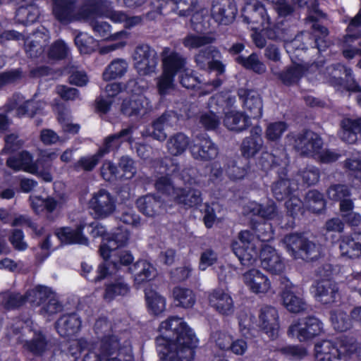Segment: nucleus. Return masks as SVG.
<instances>
[{
  "mask_svg": "<svg viewBox=\"0 0 361 361\" xmlns=\"http://www.w3.org/2000/svg\"><path fill=\"white\" fill-rule=\"evenodd\" d=\"M180 328V319L178 316L170 317L161 323L159 329L166 331L167 338L157 340V351L161 361H180L178 357Z\"/></svg>",
  "mask_w": 361,
  "mask_h": 361,
  "instance_id": "f257e3e1",
  "label": "nucleus"
},
{
  "mask_svg": "<svg viewBox=\"0 0 361 361\" xmlns=\"http://www.w3.org/2000/svg\"><path fill=\"white\" fill-rule=\"evenodd\" d=\"M163 72L156 78L158 93L161 96L170 94L175 88L174 77L180 69V56L178 53L165 47L161 53Z\"/></svg>",
  "mask_w": 361,
  "mask_h": 361,
  "instance_id": "f03ea898",
  "label": "nucleus"
},
{
  "mask_svg": "<svg viewBox=\"0 0 361 361\" xmlns=\"http://www.w3.org/2000/svg\"><path fill=\"white\" fill-rule=\"evenodd\" d=\"M288 252L295 259H302L306 262L318 259L320 253L317 244L310 240L303 233H293L283 238Z\"/></svg>",
  "mask_w": 361,
  "mask_h": 361,
  "instance_id": "7ed1b4c3",
  "label": "nucleus"
},
{
  "mask_svg": "<svg viewBox=\"0 0 361 361\" xmlns=\"http://www.w3.org/2000/svg\"><path fill=\"white\" fill-rule=\"evenodd\" d=\"M52 13L55 18L63 24L73 21L87 20L92 0L86 1L78 9L77 0H51Z\"/></svg>",
  "mask_w": 361,
  "mask_h": 361,
  "instance_id": "20e7f679",
  "label": "nucleus"
},
{
  "mask_svg": "<svg viewBox=\"0 0 361 361\" xmlns=\"http://www.w3.org/2000/svg\"><path fill=\"white\" fill-rule=\"evenodd\" d=\"M104 242L99 248L100 255L110 270L113 273L121 269L122 266H127L131 264L134 259L130 252L121 250V245H118L113 238L108 236L104 238Z\"/></svg>",
  "mask_w": 361,
  "mask_h": 361,
  "instance_id": "39448f33",
  "label": "nucleus"
},
{
  "mask_svg": "<svg viewBox=\"0 0 361 361\" xmlns=\"http://www.w3.org/2000/svg\"><path fill=\"white\" fill-rule=\"evenodd\" d=\"M98 351L102 355V361H132L133 357L130 342L126 341L121 345L114 335L104 336Z\"/></svg>",
  "mask_w": 361,
  "mask_h": 361,
  "instance_id": "423d86ee",
  "label": "nucleus"
},
{
  "mask_svg": "<svg viewBox=\"0 0 361 361\" xmlns=\"http://www.w3.org/2000/svg\"><path fill=\"white\" fill-rule=\"evenodd\" d=\"M322 331V322L317 317L310 316L291 324L288 329V335L289 337L296 336L300 342H305L319 336Z\"/></svg>",
  "mask_w": 361,
  "mask_h": 361,
  "instance_id": "0eeeda50",
  "label": "nucleus"
},
{
  "mask_svg": "<svg viewBox=\"0 0 361 361\" xmlns=\"http://www.w3.org/2000/svg\"><path fill=\"white\" fill-rule=\"evenodd\" d=\"M89 207L95 218L104 219L116 211V200L109 191L100 189L92 195L89 200Z\"/></svg>",
  "mask_w": 361,
  "mask_h": 361,
  "instance_id": "6e6552de",
  "label": "nucleus"
},
{
  "mask_svg": "<svg viewBox=\"0 0 361 361\" xmlns=\"http://www.w3.org/2000/svg\"><path fill=\"white\" fill-rule=\"evenodd\" d=\"M120 110L124 116L137 121L152 110V105L145 95L133 94L123 100Z\"/></svg>",
  "mask_w": 361,
  "mask_h": 361,
  "instance_id": "1a4fd4ad",
  "label": "nucleus"
},
{
  "mask_svg": "<svg viewBox=\"0 0 361 361\" xmlns=\"http://www.w3.org/2000/svg\"><path fill=\"white\" fill-rule=\"evenodd\" d=\"M133 60L135 68L140 75H150L156 70L157 52L147 44H142L136 47Z\"/></svg>",
  "mask_w": 361,
  "mask_h": 361,
  "instance_id": "9d476101",
  "label": "nucleus"
},
{
  "mask_svg": "<svg viewBox=\"0 0 361 361\" xmlns=\"http://www.w3.org/2000/svg\"><path fill=\"white\" fill-rule=\"evenodd\" d=\"M323 145L321 136L309 129H303L294 136V147L304 155L317 154Z\"/></svg>",
  "mask_w": 361,
  "mask_h": 361,
  "instance_id": "9b49d317",
  "label": "nucleus"
},
{
  "mask_svg": "<svg viewBox=\"0 0 361 361\" xmlns=\"http://www.w3.org/2000/svg\"><path fill=\"white\" fill-rule=\"evenodd\" d=\"M281 285L283 287L280 295L283 305L287 310L293 313L305 311L306 310L305 300L295 293L293 290L295 286L286 276L281 277Z\"/></svg>",
  "mask_w": 361,
  "mask_h": 361,
  "instance_id": "f8f14e48",
  "label": "nucleus"
},
{
  "mask_svg": "<svg viewBox=\"0 0 361 361\" xmlns=\"http://www.w3.org/2000/svg\"><path fill=\"white\" fill-rule=\"evenodd\" d=\"M252 233L249 231H241L238 235V241H233L231 248L241 264L246 266L255 261L253 244L251 242Z\"/></svg>",
  "mask_w": 361,
  "mask_h": 361,
  "instance_id": "ddd939ff",
  "label": "nucleus"
},
{
  "mask_svg": "<svg viewBox=\"0 0 361 361\" xmlns=\"http://www.w3.org/2000/svg\"><path fill=\"white\" fill-rule=\"evenodd\" d=\"M238 95L243 103L245 112L250 118L260 119L263 115V102L259 94L250 89L240 88L238 90Z\"/></svg>",
  "mask_w": 361,
  "mask_h": 361,
  "instance_id": "4468645a",
  "label": "nucleus"
},
{
  "mask_svg": "<svg viewBox=\"0 0 361 361\" xmlns=\"http://www.w3.org/2000/svg\"><path fill=\"white\" fill-rule=\"evenodd\" d=\"M238 13L235 0H214L211 15L215 22L221 25H229L233 22Z\"/></svg>",
  "mask_w": 361,
  "mask_h": 361,
  "instance_id": "2eb2a0df",
  "label": "nucleus"
},
{
  "mask_svg": "<svg viewBox=\"0 0 361 361\" xmlns=\"http://www.w3.org/2000/svg\"><path fill=\"white\" fill-rule=\"evenodd\" d=\"M44 104L40 101L30 99L23 102V97L20 94H13L5 105V111L8 113L16 109V114L18 117L25 115L34 116L43 108Z\"/></svg>",
  "mask_w": 361,
  "mask_h": 361,
  "instance_id": "dca6fc26",
  "label": "nucleus"
},
{
  "mask_svg": "<svg viewBox=\"0 0 361 361\" xmlns=\"http://www.w3.org/2000/svg\"><path fill=\"white\" fill-rule=\"evenodd\" d=\"M286 214L283 216L279 223L281 228L293 229L296 224V220H300L306 212L304 202L296 195L286 200Z\"/></svg>",
  "mask_w": 361,
  "mask_h": 361,
  "instance_id": "f3484780",
  "label": "nucleus"
},
{
  "mask_svg": "<svg viewBox=\"0 0 361 361\" xmlns=\"http://www.w3.org/2000/svg\"><path fill=\"white\" fill-rule=\"evenodd\" d=\"M87 20L100 16L108 18L114 23L126 20V13L111 9V3L107 0H92Z\"/></svg>",
  "mask_w": 361,
  "mask_h": 361,
  "instance_id": "a211bd4d",
  "label": "nucleus"
},
{
  "mask_svg": "<svg viewBox=\"0 0 361 361\" xmlns=\"http://www.w3.org/2000/svg\"><path fill=\"white\" fill-rule=\"evenodd\" d=\"M259 258L262 267L272 274H281L285 269L284 259L272 246L266 245L262 247Z\"/></svg>",
  "mask_w": 361,
  "mask_h": 361,
  "instance_id": "6ab92c4d",
  "label": "nucleus"
},
{
  "mask_svg": "<svg viewBox=\"0 0 361 361\" xmlns=\"http://www.w3.org/2000/svg\"><path fill=\"white\" fill-rule=\"evenodd\" d=\"M190 151L195 159L200 161H211L219 154L217 146L209 137H202L194 141L190 146Z\"/></svg>",
  "mask_w": 361,
  "mask_h": 361,
  "instance_id": "aec40b11",
  "label": "nucleus"
},
{
  "mask_svg": "<svg viewBox=\"0 0 361 361\" xmlns=\"http://www.w3.org/2000/svg\"><path fill=\"white\" fill-rule=\"evenodd\" d=\"M339 249L342 257L358 258L361 255V231H353L341 236Z\"/></svg>",
  "mask_w": 361,
  "mask_h": 361,
  "instance_id": "412c9836",
  "label": "nucleus"
},
{
  "mask_svg": "<svg viewBox=\"0 0 361 361\" xmlns=\"http://www.w3.org/2000/svg\"><path fill=\"white\" fill-rule=\"evenodd\" d=\"M260 326L271 338L277 336L279 329V317L277 310L270 305H265L260 310L259 315Z\"/></svg>",
  "mask_w": 361,
  "mask_h": 361,
  "instance_id": "4be33fe9",
  "label": "nucleus"
},
{
  "mask_svg": "<svg viewBox=\"0 0 361 361\" xmlns=\"http://www.w3.org/2000/svg\"><path fill=\"white\" fill-rule=\"evenodd\" d=\"M198 345L199 339L195 331L182 318V361H192Z\"/></svg>",
  "mask_w": 361,
  "mask_h": 361,
  "instance_id": "5701e85b",
  "label": "nucleus"
},
{
  "mask_svg": "<svg viewBox=\"0 0 361 361\" xmlns=\"http://www.w3.org/2000/svg\"><path fill=\"white\" fill-rule=\"evenodd\" d=\"M315 298L323 305H331L336 302L338 295L337 284L330 279H321L317 281Z\"/></svg>",
  "mask_w": 361,
  "mask_h": 361,
  "instance_id": "b1692460",
  "label": "nucleus"
},
{
  "mask_svg": "<svg viewBox=\"0 0 361 361\" xmlns=\"http://www.w3.org/2000/svg\"><path fill=\"white\" fill-rule=\"evenodd\" d=\"M277 173H279V179L273 183L271 191L274 198L277 201L281 202L294 196L295 188L292 186L290 179L286 178L288 173V170L286 167H283L281 171H278Z\"/></svg>",
  "mask_w": 361,
  "mask_h": 361,
  "instance_id": "393cba45",
  "label": "nucleus"
},
{
  "mask_svg": "<svg viewBox=\"0 0 361 361\" xmlns=\"http://www.w3.org/2000/svg\"><path fill=\"white\" fill-rule=\"evenodd\" d=\"M340 71H343L345 78L333 76L330 79L333 87L338 90H345L349 92H361V87L356 81L351 68L345 65L338 64Z\"/></svg>",
  "mask_w": 361,
  "mask_h": 361,
  "instance_id": "a878e982",
  "label": "nucleus"
},
{
  "mask_svg": "<svg viewBox=\"0 0 361 361\" xmlns=\"http://www.w3.org/2000/svg\"><path fill=\"white\" fill-rule=\"evenodd\" d=\"M182 3L188 6L182 9V17L191 16L190 23L192 29L197 32L206 30L205 16L202 11L198 9L199 0H182Z\"/></svg>",
  "mask_w": 361,
  "mask_h": 361,
  "instance_id": "bb28decb",
  "label": "nucleus"
},
{
  "mask_svg": "<svg viewBox=\"0 0 361 361\" xmlns=\"http://www.w3.org/2000/svg\"><path fill=\"white\" fill-rule=\"evenodd\" d=\"M223 124L228 130L240 133L250 126L251 118L245 111L233 110L226 112Z\"/></svg>",
  "mask_w": 361,
  "mask_h": 361,
  "instance_id": "cd10ccee",
  "label": "nucleus"
},
{
  "mask_svg": "<svg viewBox=\"0 0 361 361\" xmlns=\"http://www.w3.org/2000/svg\"><path fill=\"white\" fill-rule=\"evenodd\" d=\"M245 284L255 293H265L271 288L268 277L259 270L252 269L244 274Z\"/></svg>",
  "mask_w": 361,
  "mask_h": 361,
  "instance_id": "c85d7f7f",
  "label": "nucleus"
},
{
  "mask_svg": "<svg viewBox=\"0 0 361 361\" xmlns=\"http://www.w3.org/2000/svg\"><path fill=\"white\" fill-rule=\"evenodd\" d=\"M343 353L338 345L329 340H324L314 345V356L317 361H339Z\"/></svg>",
  "mask_w": 361,
  "mask_h": 361,
  "instance_id": "c756f323",
  "label": "nucleus"
},
{
  "mask_svg": "<svg viewBox=\"0 0 361 361\" xmlns=\"http://www.w3.org/2000/svg\"><path fill=\"white\" fill-rule=\"evenodd\" d=\"M84 225H78L75 228L61 227L56 230L55 234L61 243L65 244H80L87 245L88 239L82 234Z\"/></svg>",
  "mask_w": 361,
  "mask_h": 361,
  "instance_id": "7c9ffc66",
  "label": "nucleus"
},
{
  "mask_svg": "<svg viewBox=\"0 0 361 361\" xmlns=\"http://www.w3.org/2000/svg\"><path fill=\"white\" fill-rule=\"evenodd\" d=\"M209 302L210 305L221 314L228 315L233 312V299L222 289L213 290L209 295Z\"/></svg>",
  "mask_w": 361,
  "mask_h": 361,
  "instance_id": "2f4dec72",
  "label": "nucleus"
},
{
  "mask_svg": "<svg viewBox=\"0 0 361 361\" xmlns=\"http://www.w3.org/2000/svg\"><path fill=\"white\" fill-rule=\"evenodd\" d=\"M8 167L14 171H23L28 173L37 171L35 164L33 162L32 156L27 151H23L19 154L10 157L6 161Z\"/></svg>",
  "mask_w": 361,
  "mask_h": 361,
  "instance_id": "473e14b6",
  "label": "nucleus"
},
{
  "mask_svg": "<svg viewBox=\"0 0 361 361\" xmlns=\"http://www.w3.org/2000/svg\"><path fill=\"white\" fill-rule=\"evenodd\" d=\"M186 59L182 56V87L186 89L197 90L200 96L201 92L204 90H209V87H205L207 82L202 83L200 74L195 71L188 69L185 67Z\"/></svg>",
  "mask_w": 361,
  "mask_h": 361,
  "instance_id": "72a5a7b5",
  "label": "nucleus"
},
{
  "mask_svg": "<svg viewBox=\"0 0 361 361\" xmlns=\"http://www.w3.org/2000/svg\"><path fill=\"white\" fill-rule=\"evenodd\" d=\"M80 326V318L75 313L63 315L56 322L57 331L63 337L73 335Z\"/></svg>",
  "mask_w": 361,
  "mask_h": 361,
  "instance_id": "f704fd0d",
  "label": "nucleus"
},
{
  "mask_svg": "<svg viewBox=\"0 0 361 361\" xmlns=\"http://www.w3.org/2000/svg\"><path fill=\"white\" fill-rule=\"evenodd\" d=\"M249 170V161L241 158L228 160L225 168L226 176L233 181L244 179Z\"/></svg>",
  "mask_w": 361,
  "mask_h": 361,
  "instance_id": "c9c22d12",
  "label": "nucleus"
},
{
  "mask_svg": "<svg viewBox=\"0 0 361 361\" xmlns=\"http://www.w3.org/2000/svg\"><path fill=\"white\" fill-rule=\"evenodd\" d=\"M25 350L35 356H43L51 348V343L42 332H35L33 337L23 345Z\"/></svg>",
  "mask_w": 361,
  "mask_h": 361,
  "instance_id": "e433bc0d",
  "label": "nucleus"
},
{
  "mask_svg": "<svg viewBox=\"0 0 361 361\" xmlns=\"http://www.w3.org/2000/svg\"><path fill=\"white\" fill-rule=\"evenodd\" d=\"M137 207L140 212L147 216H154L159 214L162 207V201L154 195H147L137 199Z\"/></svg>",
  "mask_w": 361,
  "mask_h": 361,
  "instance_id": "4c0bfd02",
  "label": "nucleus"
},
{
  "mask_svg": "<svg viewBox=\"0 0 361 361\" xmlns=\"http://www.w3.org/2000/svg\"><path fill=\"white\" fill-rule=\"evenodd\" d=\"M243 20L247 24H257L262 27H268L271 23L265 6L260 1L253 4L250 16H245Z\"/></svg>",
  "mask_w": 361,
  "mask_h": 361,
  "instance_id": "58836bf2",
  "label": "nucleus"
},
{
  "mask_svg": "<svg viewBox=\"0 0 361 361\" xmlns=\"http://www.w3.org/2000/svg\"><path fill=\"white\" fill-rule=\"evenodd\" d=\"M306 209L313 214H322L326 209V201L324 194L317 190H310L305 195Z\"/></svg>",
  "mask_w": 361,
  "mask_h": 361,
  "instance_id": "ea45409f",
  "label": "nucleus"
},
{
  "mask_svg": "<svg viewBox=\"0 0 361 361\" xmlns=\"http://www.w3.org/2000/svg\"><path fill=\"white\" fill-rule=\"evenodd\" d=\"M134 274L136 283L150 281L155 276L153 266L145 260H139L128 269Z\"/></svg>",
  "mask_w": 361,
  "mask_h": 361,
  "instance_id": "a19ab883",
  "label": "nucleus"
},
{
  "mask_svg": "<svg viewBox=\"0 0 361 361\" xmlns=\"http://www.w3.org/2000/svg\"><path fill=\"white\" fill-rule=\"evenodd\" d=\"M207 67L210 71L216 72V78L205 84V87H209V90H204L201 92L200 94H209L219 87L221 86L223 80L219 78L226 72V65L221 61L217 59L210 60L207 61Z\"/></svg>",
  "mask_w": 361,
  "mask_h": 361,
  "instance_id": "79ce46f5",
  "label": "nucleus"
},
{
  "mask_svg": "<svg viewBox=\"0 0 361 361\" xmlns=\"http://www.w3.org/2000/svg\"><path fill=\"white\" fill-rule=\"evenodd\" d=\"M25 40V50L31 58H35L41 55L44 51V47L47 42V36L42 32H36L32 37H27Z\"/></svg>",
  "mask_w": 361,
  "mask_h": 361,
  "instance_id": "37998d69",
  "label": "nucleus"
},
{
  "mask_svg": "<svg viewBox=\"0 0 361 361\" xmlns=\"http://www.w3.org/2000/svg\"><path fill=\"white\" fill-rule=\"evenodd\" d=\"M132 131L131 128H127L122 129L117 133L107 136L104 140L103 145L98 152L101 153L103 157L110 151L118 149L125 140L126 137L132 134Z\"/></svg>",
  "mask_w": 361,
  "mask_h": 361,
  "instance_id": "c03bdc74",
  "label": "nucleus"
},
{
  "mask_svg": "<svg viewBox=\"0 0 361 361\" xmlns=\"http://www.w3.org/2000/svg\"><path fill=\"white\" fill-rule=\"evenodd\" d=\"M56 157L57 154L55 152L43 154L35 163L37 171L31 173L41 177L45 182H51L52 180V176L50 173L51 161Z\"/></svg>",
  "mask_w": 361,
  "mask_h": 361,
  "instance_id": "a18cd8bd",
  "label": "nucleus"
},
{
  "mask_svg": "<svg viewBox=\"0 0 361 361\" xmlns=\"http://www.w3.org/2000/svg\"><path fill=\"white\" fill-rule=\"evenodd\" d=\"M305 73V68L302 64L296 63L288 66L278 73V78L286 86H291L298 83Z\"/></svg>",
  "mask_w": 361,
  "mask_h": 361,
  "instance_id": "49530a36",
  "label": "nucleus"
},
{
  "mask_svg": "<svg viewBox=\"0 0 361 361\" xmlns=\"http://www.w3.org/2000/svg\"><path fill=\"white\" fill-rule=\"evenodd\" d=\"M330 319L335 330L340 332H345L355 325V320L353 319L351 313L348 315L341 310H331Z\"/></svg>",
  "mask_w": 361,
  "mask_h": 361,
  "instance_id": "de8ad7c7",
  "label": "nucleus"
},
{
  "mask_svg": "<svg viewBox=\"0 0 361 361\" xmlns=\"http://www.w3.org/2000/svg\"><path fill=\"white\" fill-rule=\"evenodd\" d=\"M234 61L244 69L251 71L255 73L262 74L266 70L264 64L260 61L256 52H252L248 56L238 55L234 59Z\"/></svg>",
  "mask_w": 361,
  "mask_h": 361,
  "instance_id": "09e8293b",
  "label": "nucleus"
},
{
  "mask_svg": "<svg viewBox=\"0 0 361 361\" xmlns=\"http://www.w3.org/2000/svg\"><path fill=\"white\" fill-rule=\"evenodd\" d=\"M121 91L120 83L113 82L108 84L104 90V95H102L97 100V107L102 113H106L112 104V98L118 94Z\"/></svg>",
  "mask_w": 361,
  "mask_h": 361,
  "instance_id": "8fccbe9b",
  "label": "nucleus"
},
{
  "mask_svg": "<svg viewBox=\"0 0 361 361\" xmlns=\"http://www.w3.org/2000/svg\"><path fill=\"white\" fill-rule=\"evenodd\" d=\"M245 210L247 214L260 217L264 220H269L274 219L276 216L277 207L274 202L264 206L262 204L251 202L248 204Z\"/></svg>",
  "mask_w": 361,
  "mask_h": 361,
  "instance_id": "3c124183",
  "label": "nucleus"
},
{
  "mask_svg": "<svg viewBox=\"0 0 361 361\" xmlns=\"http://www.w3.org/2000/svg\"><path fill=\"white\" fill-rule=\"evenodd\" d=\"M129 291L128 284L123 278H118L106 285L104 298L107 301H111L117 296L126 295Z\"/></svg>",
  "mask_w": 361,
  "mask_h": 361,
  "instance_id": "603ef678",
  "label": "nucleus"
},
{
  "mask_svg": "<svg viewBox=\"0 0 361 361\" xmlns=\"http://www.w3.org/2000/svg\"><path fill=\"white\" fill-rule=\"evenodd\" d=\"M128 64L126 60L117 59L112 61L105 68L102 77L106 81L123 76L127 72Z\"/></svg>",
  "mask_w": 361,
  "mask_h": 361,
  "instance_id": "864d4df0",
  "label": "nucleus"
},
{
  "mask_svg": "<svg viewBox=\"0 0 361 361\" xmlns=\"http://www.w3.org/2000/svg\"><path fill=\"white\" fill-rule=\"evenodd\" d=\"M52 290L45 286L37 285L34 288L29 289L24 295L25 302L39 306L42 304L49 297L52 295Z\"/></svg>",
  "mask_w": 361,
  "mask_h": 361,
  "instance_id": "5fc2aeb1",
  "label": "nucleus"
},
{
  "mask_svg": "<svg viewBox=\"0 0 361 361\" xmlns=\"http://www.w3.org/2000/svg\"><path fill=\"white\" fill-rule=\"evenodd\" d=\"M155 187L159 192L168 196L169 200L177 204L180 203V190L174 187L172 180L169 177L159 178L155 183Z\"/></svg>",
  "mask_w": 361,
  "mask_h": 361,
  "instance_id": "6e6d98bb",
  "label": "nucleus"
},
{
  "mask_svg": "<svg viewBox=\"0 0 361 361\" xmlns=\"http://www.w3.org/2000/svg\"><path fill=\"white\" fill-rule=\"evenodd\" d=\"M39 16V8L35 4L20 6L16 11V20L23 25L32 23Z\"/></svg>",
  "mask_w": 361,
  "mask_h": 361,
  "instance_id": "4d7b16f0",
  "label": "nucleus"
},
{
  "mask_svg": "<svg viewBox=\"0 0 361 361\" xmlns=\"http://www.w3.org/2000/svg\"><path fill=\"white\" fill-rule=\"evenodd\" d=\"M288 125L286 121H278L269 123L265 130V137L268 142H277L282 138L283 133L288 130Z\"/></svg>",
  "mask_w": 361,
  "mask_h": 361,
  "instance_id": "13d9d810",
  "label": "nucleus"
},
{
  "mask_svg": "<svg viewBox=\"0 0 361 361\" xmlns=\"http://www.w3.org/2000/svg\"><path fill=\"white\" fill-rule=\"evenodd\" d=\"M25 303V297L18 293H0V304L6 310H15Z\"/></svg>",
  "mask_w": 361,
  "mask_h": 361,
  "instance_id": "bf43d9fd",
  "label": "nucleus"
},
{
  "mask_svg": "<svg viewBox=\"0 0 361 361\" xmlns=\"http://www.w3.org/2000/svg\"><path fill=\"white\" fill-rule=\"evenodd\" d=\"M307 19L309 21L313 23L312 26L313 30L319 32L322 35L314 36V47H316L319 51H324L327 47L326 42L324 39V37H326L329 34L328 29L325 26L318 23L319 19L314 15L309 14Z\"/></svg>",
  "mask_w": 361,
  "mask_h": 361,
  "instance_id": "052dcab7",
  "label": "nucleus"
},
{
  "mask_svg": "<svg viewBox=\"0 0 361 361\" xmlns=\"http://www.w3.org/2000/svg\"><path fill=\"white\" fill-rule=\"evenodd\" d=\"M361 8L357 13L350 20L346 28V35L344 36V41L346 43L354 42L355 40L361 38Z\"/></svg>",
  "mask_w": 361,
  "mask_h": 361,
  "instance_id": "680f3d73",
  "label": "nucleus"
},
{
  "mask_svg": "<svg viewBox=\"0 0 361 361\" xmlns=\"http://www.w3.org/2000/svg\"><path fill=\"white\" fill-rule=\"evenodd\" d=\"M75 44L80 52L84 54L94 52L97 47V42L86 33H79L75 37Z\"/></svg>",
  "mask_w": 361,
  "mask_h": 361,
  "instance_id": "e2e57ef3",
  "label": "nucleus"
},
{
  "mask_svg": "<svg viewBox=\"0 0 361 361\" xmlns=\"http://www.w3.org/2000/svg\"><path fill=\"white\" fill-rule=\"evenodd\" d=\"M145 299L149 309L153 314H159L164 310L166 306L165 300L157 292L152 290H146Z\"/></svg>",
  "mask_w": 361,
  "mask_h": 361,
  "instance_id": "0e129e2a",
  "label": "nucleus"
},
{
  "mask_svg": "<svg viewBox=\"0 0 361 361\" xmlns=\"http://www.w3.org/2000/svg\"><path fill=\"white\" fill-rule=\"evenodd\" d=\"M216 40L214 37L210 35H196L190 34L187 35L182 43L189 49H197L201 47L211 44Z\"/></svg>",
  "mask_w": 361,
  "mask_h": 361,
  "instance_id": "69168bd1",
  "label": "nucleus"
},
{
  "mask_svg": "<svg viewBox=\"0 0 361 361\" xmlns=\"http://www.w3.org/2000/svg\"><path fill=\"white\" fill-rule=\"evenodd\" d=\"M279 161L280 159L278 155L267 151H263L256 164L261 170L268 172L269 170L279 166Z\"/></svg>",
  "mask_w": 361,
  "mask_h": 361,
  "instance_id": "338daca9",
  "label": "nucleus"
},
{
  "mask_svg": "<svg viewBox=\"0 0 361 361\" xmlns=\"http://www.w3.org/2000/svg\"><path fill=\"white\" fill-rule=\"evenodd\" d=\"M263 144L253 137H245L240 145L242 156L247 159L254 157L262 148Z\"/></svg>",
  "mask_w": 361,
  "mask_h": 361,
  "instance_id": "774afa93",
  "label": "nucleus"
}]
</instances>
